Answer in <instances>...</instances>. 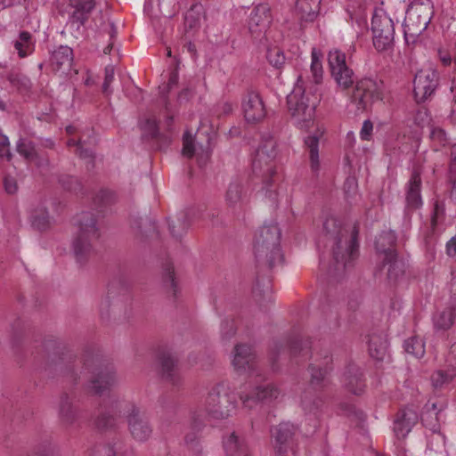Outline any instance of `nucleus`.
I'll list each match as a JSON object with an SVG mask.
<instances>
[{"label": "nucleus", "mask_w": 456, "mask_h": 456, "mask_svg": "<svg viewBox=\"0 0 456 456\" xmlns=\"http://www.w3.org/2000/svg\"><path fill=\"white\" fill-rule=\"evenodd\" d=\"M42 347L45 368L50 375L61 377L75 385L80 378L81 366L92 374L89 387L95 395H102L118 382L113 364L97 354H86L78 361L63 343L54 338L45 339Z\"/></svg>", "instance_id": "f257e3e1"}, {"label": "nucleus", "mask_w": 456, "mask_h": 456, "mask_svg": "<svg viewBox=\"0 0 456 456\" xmlns=\"http://www.w3.org/2000/svg\"><path fill=\"white\" fill-rule=\"evenodd\" d=\"M323 232L332 255L329 273L339 277L358 256V226L343 225L337 217L330 216L323 223Z\"/></svg>", "instance_id": "f03ea898"}, {"label": "nucleus", "mask_w": 456, "mask_h": 456, "mask_svg": "<svg viewBox=\"0 0 456 456\" xmlns=\"http://www.w3.org/2000/svg\"><path fill=\"white\" fill-rule=\"evenodd\" d=\"M78 232L72 240V252L77 263L86 265L96 256L95 243L100 238V230L95 216L83 212L78 217Z\"/></svg>", "instance_id": "7ed1b4c3"}, {"label": "nucleus", "mask_w": 456, "mask_h": 456, "mask_svg": "<svg viewBox=\"0 0 456 456\" xmlns=\"http://www.w3.org/2000/svg\"><path fill=\"white\" fill-rule=\"evenodd\" d=\"M318 102V96L312 90H306L299 77L292 92L287 96V105L292 118L301 129H306L314 123Z\"/></svg>", "instance_id": "20e7f679"}, {"label": "nucleus", "mask_w": 456, "mask_h": 456, "mask_svg": "<svg viewBox=\"0 0 456 456\" xmlns=\"http://www.w3.org/2000/svg\"><path fill=\"white\" fill-rule=\"evenodd\" d=\"M281 230L276 224H264L255 235L254 255L258 265L273 268L283 260Z\"/></svg>", "instance_id": "39448f33"}, {"label": "nucleus", "mask_w": 456, "mask_h": 456, "mask_svg": "<svg viewBox=\"0 0 456 456\" xmlns=\"http://www.w3.org/2000/svg\"><path fill=\"white\" fill-rule=\"evenodd\" d=\"M434 16L431 0H414L408 6L404 20V39L407 45L415 44L427 29Z\"/></svg>", "instance_id": "423d86ee"}, {"label": "nucleus", "mask_w": 456, "mask_h": 456, "mask_svg": "<svg viewBox=\"0 0 456 456\" xmlns=\"http://www.w3.org/2000/svg\"><path fill=\"white\" fill-rule=\"evenodd\" d=\"M235 407L234 396L224 383L215 385L208 394L203 406L195 410H203L205 419H224L231 415Z\"/></svg>", "instance_id": "0eeeda50"}, {"label": "nucleus", "mask_w": 456, "mask_h": 456, "mask_svg": "<svg viewBox=\"0 0 456 456\" xmlns=\"http://www.w3.org/2000/svg\"><path fill=\"white\" fill-rule=\"evenodd\" d=\"M125 411L127 430L131 437L139 443L147 442L152 436L153 427L145 411L134 402L119 403L115 405Z\"/></svg>", "instance_id": "6e6552de"}, {"label": "nucleus", "mask_w": 456, "mask_h": 456, "mask_svg": "<svg viewBox=\"0 0 456 456\" xmlns=\"http://www.w3.org/2000/svg\"><path fill=\"white\" fill-rule=\"evenodd\" d=\"M102 319L115 322H126L133 315L132 296L126 290L118 292L110 289L100 305Z\"/></svg>", "instance_id": "1a4fd4ad"}, {"label": "nucleus", "mask_w": 456, "mask_h": 456, "mask_svg": "<svg viewBox=\"0 0 456 456\" xmlns=\"http://www.w3.org/2000/svg\"><path fill=\"white\" fill-rule=\"evenodd\" d=\"M297 428L290 422L272 427L271 441L274 456H296L295 436Z\"/></svg>", "instance_id": "9d476101"}, {"label": "nucleus", "mask_w": 456, "mask_h": 456, "mask_svg": "<svg viewBox=\"0 0 456 456\" xmlns=\"http://www.w3.org/2000/svg\"><path fill=\"white\" fill-rule=\"evenodd\" d=\"M383 84L370 77H364L356 81L355 87L351 95V102L354 103L357 110H366L377 101L382 100Z\"/></svg>", "instance_id": "9b49d317"}, {"label": "nucleus", "mask_w": 456, "mask_h": 456, "mask_svg": "<svg viewBox=\"0 0 456 456\" xmlns=\"http://www.w3.org/2000/svg\"><path fill=\"white\" fill-rule=\"evenodd\" d=\"M328 61L332 78L341 90H347L355 82L354 72L346 64V54L338 50H330L328 54Z\"/></svg>", "instance_id": "f8f14e48"}, {"label": "nucleus", "mask_w": 456, "mask_h": 456, "mask_svg": "<svg viewBox=\"0 0 456 456\" xmlns=\"http://www.w3.org/2000/svg\"><path fill=\"white\" fill-rule=\"evenodd\" d=\"M119 403H127V401L111 397L100 405L94 420V426L99 431L115 432L118 428V419L121 415H125V411L115 407Z\"/></svg>", "instance_id": "ddd939ff"}, {"label": "nucleus", "mask_w": 456, "mask_h": 456, "mask_svg": "<svg viewBox=\"0 0 456 456\" xmlns=\"http://www.w3.org/2000/svg\"><path fill=\"white\" fill-rule=\"evenodd\" d=\"M373 45L379 52L393 47L395 41V26L392 19L386 13L374 14L371 20Z\"/></svg>", "instance_id": "4468645a"}, {"label": "nucleus", "mask_w": 456, "mask_h": 456, "mask_svg": "<svg viewBox=\"0 0 456 456\" xmlns=\"http://www.w3.org/2000/svg\"><path fill=\"white\" fill-rule=\"evenodd\" d=\"M439 86V74L436 69L419 70L413 79V94L418 103L431 98Z\"/></svg>", "instance_id": "2eb2a0df"}, {"label": "nucleus", "mask_w": 456, "mask_h": 456, "mask_svg": "<svg viewBox=\"0 0 456 456\" xmlns=\"http://www.w3.org/2000/svg\"><path fill=\"white\" fill-rule=\"evenodd\" d=\"M444 402H430L428 401L421 414V421L423 425L432 431L431 439L436 440L441 444H444V437L440 433L442 412L445 409Z\"/></svg>", "instance_id": "dca6fc26"}, {"label": "nucleus", "mask_w": 456, "mask_h": 456, "mask_svg": "<svg viewBox=\"0 0 456 456\" xmlns=\"http://www.w3.org/2000/svg\"><path fill=\"white\" fill-rule=\"evenodd\" d=\"M244 118L248 123L261 121L266 115L264 102L258 92L248 89L242 99Z\"/></svg>", "instance_id": "f3484780"}, {"label": "nucleus", "mask_w": 456, "mask_h": 456, "mask_svg": "<svg viewBox=\"0 0 456 456\" xmlns=\"http://www.w3.org/2000/svg\"><path fill=\"white\" fill-rule=\"evenodd\" d=\"M308 344L307 341H303L298 336L290 338L286 343L283 341H273L270 352L273 364H274L281 354L287 351L294 357L301 354L303 356L307 357L309 354Z\"/></svg>", "instance_id": "a211bd4d"}, {"label": "nucleus", "mask_w": 456, "mask_h": 456, "mask_svg": "<svg viewBox=\"0 0 456 456\" xmlns=\"http://www.w3.org/2000/svg\"><path fill=\"white\" fill-rule=\"evenodd\" d=\"M272 22L271 8L268 4H260L256 5L249 17L248 29L252 36L261 37Z\"/></svg>", "instance_id": "6ab92c4d"}, {"label": "nucleus", "mask_w": 456, "mask_h": 456, "mask_svg": "<svg viewBox=\"0 0 456 456\" xmlns=\"http://www.w3.org/2000/svg\"><path fill=\"white\" fill-rule=\"evenodd\" d=\"M95 5L94 0H70L68 24L71 27L77 25V29L79 30L88 20Z\"/></svg>", "instance_id": "aec40b11"}, {"label": "nucleus", "mask_w": 456, "mask_h": 456, "mask_svg": "<svg viewBox=\"0 0 456 456\" xmlns=\"http://www.w3.org/2000/svg\"><path fill=\"white\" fill-rule=\"evenodd\" d=\"M331 362V356L325 355L322 363H311L309 365L310 385L313 388L322 390L330 385V373L332 370Z\"/></svg>", "instance_id": "412c9836"}, {"label": "nucleus", "mask_w": 456, "mask_h": 456, "mask_svg": "<svg viewBox=\"0 0 456 456\" xmlns=\"http://www.w3.org/2000/svg\"><path fill=\"white\" fill-rule=\"evenodd\" d=\"M405 191V209L407 212H412L419 209L422 204L421 177L419 171L413 169L411 178L406 184Z\"/></svg>", "instance_id": "4be33fe9"}, {"label": "nucleus", "mask_w": 456, "mask_h": 456, "mask_svg": "<svg viewBox=\"0 0 456 456\" xmlns=\"http://www.w3.org/2000/svg\"><path fill=\"white\" fill-rule=\"evenodd\" d=\"M341 382L349 393L355 395H362L366 387L362 371L353 362L346 365Z\"/></svg>", "instance_id": "5701e85b"}, {"label": "nucleus", "mask_w": 456, "mask_h": 456, "mask_svg": "<svg viewBox=\"0 0 456 456\" xmlns=\"http://www.w3.org/2000/svg\"><path fill=\"white\" fill-rule=\"evenodd\" d=\"M273 160L274 159L261 160L260 169L258 171L255 168V159L252 162L253 174L256 177L261 178L263 183L262 190L265 191V195L273 201L275 200L276 192L274 190H272L271 187L275 176L277 175Z\"/></svg>", "instance_id": "b1692460"}, {"label": "nucleus", "mask_w": 456, "mask_h": 456, "mask_svg": "<svg viewBox=\"0 0 456 456\" xmlns=\"http://www.w3.org/2000/svg\"><path fill=\"white\" fill-rule=\"evenodd\" d=\"M232 365L240 373L253 371L255 370L256 354L251 346L248 344H239L235 346Z\"/></svg>", "instance_id": "393cba45"}, {"label": "nucleus", "mask_w": 456, "mask_h": 456, "mask_svg": "<svg viewBox=\"0 0 456 456\" xmlns=\"http://www.w3.org/2000/svg\"><path fill=\"white\" fill-rule=\"evenodd\" d=\"M58 416L61 423L66 428L73 426L79 418L78 408L73 403V398L66 392L60 395Z\"/></svg>", "instance_id": "a878e982"}, {"label": "nucleus", "mask_w": 456, "mask_h": 456, "mask_svg": "<svg viewBox=\"0 0 456 456\" xmlns=\"http://www.w3.org/2000/svg\"><path fill=\"white\" fill-rule=\"evenodd\" d=\"M73 50L67 45H60L52 52L50 66L53 71L66 74L70 70L73 62Z\"/></svg>", "instance_id": "bb28decb"}, {"label": "nucleus", "mask_w": 456, "mask_h": 456, "mask_svg": "<svg viewBox=\"0 0 456 456\" xmlns=\"http://www.w3.org/2000/svg\"><path fill=\"white\" fill-rule=\"evenodd\" d=\"M279 391L271 384L258 386L251 394L240 395L245 407L252 409L257 403L277 398Z\"/></svg>", "instance_id": "cd10ccee"}, {"label": "nucleus", "mask_w": 456, "mask_h": 456, "mask_svg": "<svg viewBox=\"0 0 456 456\" xmlns=\"http://www.w3.org/2000/svg\"><path fill=\"white\" fill-rule=\"evenodd\" d=\"M162 379L173 386L182 384V377L177 368V361L169 353H163L160 357Z\"/></svg>", "instance_id": "c85d7f7f"}, {"label": "nucleus", "mask_w": 456, "mask_h": 456, "mask_svg": "<svg viewBox=\"0 0 456 456\" xmlns=\"http://www.w3.org/2000/svg\"><path fill=\"white\" fill-rule=\"evenodd\" d=\"M418 419L417 413L410 409L398 411L394 423V431L398 437H404L415 425Z\"/></svg>", "instance_id": "c756f323"}, {"label": "nucleus", "mask_w": 456, "mask_h": 456, "mask_svg": "<svg viewBox=\"0 0 456 456\" xmlns=\"http://www.w3.org/2000/svg\"><path fill=\"white\" fill-rule=\"evenodd\" d=\"M396 235L393 231H384L376 239L375 248L383 257H392L397 255Z\"/></svg>", "instance_id": "7c9ffc66"}, {"label": "nucleus", "mask_w": 456, "mask_h": 456, "mask_svg": "<svg viewBox=\"0 0 456 456\" xmlns=\"http://www.w3.org/2000/svg\"><path fill=\"white\" fill-rule=\"evenodd\" d=\"M276 157V142L274 138L267 134L262 136V141L256 151L255 168L260 169V161L274 159Z\"/></svg>", "instance_id": "2f4dec72"}, {"label": "nucleus", "mask_w": 456, "mask_h": 456, "mask_svg": "<svg viewBox=\"0 0 456 456\" xmlns=\"http://www.w3.org/2000/svg\"><path fill=\"white\" fill-rule=\"evenodd\" d=\"M382 263L384 266H387V278L392 284H395L402 279L405 273V263L400 258L398 254L392 257H383Z\"/></svg>", "instance_id": "473e14b6"}, {"label": "nucleus", "mask_w": 456, "mask_h": 456, "mask_svg": "<svg viewBox=\"0 0 456 456\" xmlns=\"http://www.w3.org/2000/svg\"><path fill=\"white\" fill-rule=\"evenodd\" d=\"M321 0H297L296 12L301 21L313 22L319 15Z\"/></svg>", "instance_id": "72a5a7b5"}, {"label": "nucleus", "mask_w": 456, "mask_h": 456, "mask_svg": "<svg viewBox=\"0 0 456 456\" xmlns=\"http://www.w3.org/2000/svg\"><path fill=\"white\" fill-rule=\"evenodd\" d=\"M246 190L240 180L230 183L225 193V201L229 207L240 206L246 199Z\"/></svg>", "instance_id": "f704fd0d"}, {"label": "nucleus", "mask_w": 456, "mask_h": 456, "mask_svg": "<svg viewBox=\"0 0 456 456\" xmlns=\"http://www.w3.org/2000/svg\"><path fill=\"white\" fill-rule=\"evenodd\" d=\"M370 355L378 361L384 359L387 350V340L382 334L373 333L368 341Z\"/></svg>", "instance_id": "c9c22d12"}, {"label": "nucleus", "mask_w": 456, "mask_h": 456, "mask_svg": "<svg viewBox=\"0 0 456 456\" xmlns=\"http://www.w3.org/2000/svg\"><path fill=\"white\" fill-rule=\"evenodd\" d=\"M205 419L203 418V410H193L191 412V431L185 436V443L193 445L198 438L199 434L205 427Z\"/></svg>", "instance_id": "e433bc0d"}, {"label": "nucleus", "mask_w": 456, "mask_h": 456, "mask_svg": "<svg viewBox=\"0 0 456 456\" xmlns=\"http://www.w3.org/2000/svg\"><path fill=\"white\" fill-rule=\"evenodd\" d=\"M131 226L142 237H148L149 235L157 232V226L154 221L147 216H132Z\"/></svg>", "instance_id": "4c0bfd02"}, {"label": "nucleus", "mask_w": 456, "mask_h": 456, "mask_svg": "<svg viewBox=\"0 0 456 456\" xmlns=\"http://www.w3.org/2000/svg\"><path fill=\"white\" fill-rule=\"evenodd\" d=\"M224 447L227 456H250L244 441L240 439L235 433H232L224 442Z\"/></svg>", "instance_id": "58836bf2"}, {"label": "nucleus", "mask_w": 456, "mask_h": 456, "mask_svg": "<svg viewBox=\"0 0 456 456\" xmlns=\"http://www.w3.org/2000/svg\"><path fill=\"white\" fill-rule=\"evenodd\" d=\"M456 321V305L454 307L445 309L433 318L434 327L436 330H449Z\"/></svg>", "instance_id": "ea45409f"}, {"label": "nucleus", "mask_w": 456, "mask_h": 456, "mask_svg": "<svg viewBox=\"0 0 456 456\" xmlns=\"http://www.w3.org/2000/svg\"><path fill=\"white\" fill-rule=\"evenodd\" d=\"M322 134L309 135L305 139V147L309 151L311 161V168L314 172H317L320 167L319 163V141Z\"/></svg>", "instance_id": "a19ab883"}, {"label": "nucleus", "mask_w": 456, "mask_h": 456, "mask_svg": "<svg viewBox=\"0 0 456 456\" xmlns=\"http://www.w3.org/2000/svg\"><path fill=\"white\" fill-rule=\"evenodd\" d=\"M162 287L168 296L176 297L178 285L175 276L174 268L170 265H167L164 269L162 274Z\"/></svg>", "instance_id": "79ce46f5"}, {"label": "nucleus", "mask_w": 456, "mask_h": 456, "mask_svg": "<svg viewBox=\"0 0 456 456\" xmlns=\"http://www.w3.org/2000/svg\"><path fill=\"white\" fill-rule=\"evenodd\" d=\"M455 377V371L452 370L435 371L431 376V383L435 389H445L449 387Z\"/></svg>", "instance_id": "37998d69"}, {"label": "nucleus", "mask_w": 456, "mask_h": 456, "mask_svg": "<svg viewBox=\"0 0 456 456\" xmlns=\"http://www.w3.org/2000/svg\"><path fill=\"white\" fill-rule=\"evenodd\" d=\"M14 47L18 51L20 58H24L34 51V44L32 42V36L28 31L20 33L19 39L15 41Z\"/></svg>", "instance_id": "c03bdc74"}, {"label": "nucleus", "mask_w": 456, "mask_h": 456, "mask_svg": "<svg viewBox=\"0 0 456 456\" xmlns=\"http://www.w3.org/2000/svg\"><path fill=\"white\" fill-rule=\"evenodd\" d=\"M190 224V217L187 213L183 214L182 216L175 221L168 222L171 235L175 239L181 238L189 229Z\"/></svg>", "instance_id": "a18cd8bd"}, {"label": "nucleus", "mask_w": 456, "mask_h": 456, "mask_svg": "<svg viewBox=\"0 0 456 456\" xmlns=\"http://www.w3.org/2000/svg\"><path fill=\"white\" fill-rule=\"evenodd\" d=\"M16 150L28 162L38 158L35 144L29 140L20 138L17 142Z\"/></svg>", "instance_id": "49530a36"}, {"label": "nucleus", "mask_w": 456, "mask_h": 456, "mask_svg": "<svg viewBox=\"0 0 456 456\" xmlns=\"http://www.w3.org/2000/svg\"><path fill=\"white\" fill-rule=\"evenodd\" d=\"M200 9L199 4H193L189 11L185 13L184 17V28L188 33L190 30L196 29L200 26Z\"/></svg>", "instance_id": "de8ad7c7"}, {"label": "nucleus", "mask_w": 456, "mask_h": 456, "mask_svg": "<svg viewBox=\"0 0 456 456\" xmlns=\"http://www.w3.org/2000/svg\"><path fill=\"white\" fill-rule=\"evenodd\" d=\"M403 346L407 354L416 358H421L425 354V344L419 337L409 338L404 341Z\"/></svg>", "instance_id": "09e8293b"}, {"label": "nucleus", "mask_w": 456, "mask_h": 456, "mask_svg": "<svg viewBox=\"0 0 456 456\" xmlns=\"http://www.w3.org/2000/svg\"><path fill=\"white\" fill-rule=\"evenodd\" d=\"M117 198L113 191L103 189L95 194L94 198V204L100 212H102L104 208L114 204Z\"/></svg>", "instance_id": "8fccbe9b"}, {"label": "nucleus", "mask_w": 456, "mask_h": 456, "mask_svg": "<svg viewBox=\"0 0 456 456\" xmlns=\"http://www.w3.org/2000/svg\"><path fill=\"white\" fill-rule=\"evenodd\" d=\"M31 224L38 231H45L50 226L48 212L45 208L34 211L31 215Z\"/></svg>", "instance_id": "3c124183"}, {"label": "nucleus", "mask_w": 456, "mask_h": 456, "mask_svg": "<svg viewBox=\"0 0 456 456\" xmlns=\"http://www.w3.org/2000/svg\"><path fill=\"white\" fill-rule=\"evenodd\" d=\"M142 137L143 140H155V138L159 135V126L156 118H147L143 124L142 125Z\"/></svg>", "instance_id": "603ef678"}, {"label": "nucleus", "mask_w": 456, "mask_h": 456, "mask_svg": "<svg viewBox=\"0 0 456 456\" xmlns=\"http://www.w3.org/2000/svg\"><path fill=\"white\" fill-rule=\"evenodd\" d=\"M122 447V442L116 441L112 444L97 446L91 456H115Z\"/></svg>", "instance_id": "864d4df0"}, {"label": "nucleus", "mask_w": 456, "mask_h": 456, "mask_svg": "<svg viewBox=\"0 0 456 456\" xmlns=\"http://www.w3.org/2000/svg\"><path fill=\"white\" fill-rule=\"evenodd\" d=\"M301 404L305 411L313 412L322 406V400L319 396L312 395L309 392H305L301 398Z\"/></svg>", "instance_id": "5fc2aeb1"}, {"label": "nucleus", "mask_w": 456, "mask_h": 456, "mask_svg": "<svg viewBox=\"0 0 456 456\" xmlns=\"http://www.w3.org/2000/svg\"><path fill=\"white\" fill-rule=\"evenodd\" d=\"M59 183L66 191H73L76 193L82 191V184L80 181L75 176L68 175H61L59 178Z\"/></svg>", "instance_id": "6e6d98bb"}, {"label": "nucleus", "mask_w": 456, "mask_h": 456, "mask_svg": "<svg viewBox=\"0 0 456 456\" xmlns=\"http://www.w3.org/2000/svg\"><path fill=\"white\" fill-rule=\"evenodd\" d=\"M9 81L21 93L29 91L32 86L30 79L23 75H12L9 77Z\"/></svg>", "instance_id": "4d7b16f0"}, {"label": "nucleus", "mask_w": 456, "mask_h": 456, "mask_svg": "<svg viewBox=\"0 0 456 456\" xmlns=\"http://www.w3.org/2000/svg\"><path fill=\"white\" fill-rule=\"evenodd\" d=\"M311 72L313 74L314 83L316 85L320 84L322 80V64L314 49L312 52Z\"/></svg>", "instance_id": "13d9d810"}, {"label": "nucleus", "mask_w": 456, "mask_h": 456, "mask_svg": "<svg viewBox=\"0 0 456 456\" xmlns=\"http://www.w3.org/2000/svg\"><path fill=\"white\" fill-rule=\"evenodd\" d=\"M266 58L270 64L277 69L281 68L285 62L284 53L278 47L269 49L267 51Z\"/></svg>", "instance_id": "bf43d9fd"}, {"label": "nucleus", "mask_w": 456, "mask_h": 456, "mask_svg": "<svg viewBox=\"0 0 456 456\" xmlns=\"http://www.w3.org/2000/svg\"><path fill=\"white\" fill-rule=\"evenodd\" d=\"M236 334L233 319H224L221 323V336L224 340L231 339Z\"/></svg>", "instance_id": "052dcab7"}, {"label": "nucleus", "mask_w": 456, "mask_h": 456, "mask_svg": "<svg viewBox=\"0 0 456 456\" xmlns=\"http://www.w3.org/2000/svg\"><path fill=\"white\" fill-rule=\"evenodd\" d=\"M114 73L115 69L112 65H108L104 69V80L102 83V91L107 96L112 93L110 85L114 80Z\"/></svg>", "instance_id": "680f3d73"}, {"label": "nucleus", "mask_w": 456, "mask_h": 456, "mask_svg": "<svg viewBox=\"0 0 456 456\" xmlns=\"http://www.w3.org/2000/svg\"><path fill=\"white\" fill-rule=\"evenodd\" d=\"M34 456H57L56 447L45 441L38 445Z\"/></svg>", "instance_id": "e2e57ef3"}, {"label": "nucleus", "mask_w": 456, "mask_h": 456, "mask_svg": "<svg viewBox=\"0 0 456 456\" xmlns=\"http://www.w3.org/2000/svg\"><path fill=\"white\" fill-rule=\"evenodd\" d=\"M444 205L443 202L436 200L434 204V210L431 218L432 227L435 228L440 219L444 216Z\"/></svg>", "instance_id": "0e129e2a"}, {"label": "nucleus", "mask_w": 456, "mask_h": 456, "mask_svg": "<svg viewBox=\"0 0 456 456\" xmlns=\"http://www.w3.org/2000/svg\"><path fill=\"white\" fill-rule=\"evenodd\" d=\"M430 138L437 143V146H444L447 142L446 133L440 127H433L431 129Z\"/></svg>", "instance_id": "69168bd1"}, {"label": "nucleus", "mask_w": 456, "mask_h": 456, "mask_svg": "<svg viewBox=\"0 0 456 456\" xmlns=\"http://www.w3.org/2000/svg\"><path fill=\"white\" fill-rule=\"evenodd\" d=\"M195 153L192 137L189 133L183 134V155L191 158Z\"/></svg>", "instance_id": "338daca9"}, {"label": "nucleus", "mask_w": 456, "mask_h": 456, "mask_svg": "<svg viewBox=\"0 0 456 456\" xmlns=\"http://www.w3.org/2000/svg\"><path fill=\"white\" fill-rule=\"evenodd\" d=\"M153 141L155 142L156 148L158 150L164 151L170 145L172 142V136L171 134L159 133V135Z\"/></svg>", "instance_id": "774afa93"}]
</instances>
